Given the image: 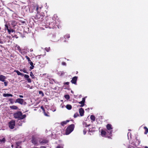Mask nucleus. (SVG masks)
Here are the masks:
<instances>
[{
    "instance_id": "23",
    "label": "nucleus",
    "mask_w": 148,
    "mask_h": 148,
    "mask_svg": "<svg viewBox=\"0 0 148 148\" xmlns=\"http://www.w3.org/2000/svg\"><path fill=\"white\" fill-rule=\"evenodd\" d=\"M17 24V23L16 21L13 20L11 21V25L13 26H14L16 25Z\"/></svg>"
},
{
    "instance_id": "12",
    "label": "nucleus",
    "mask_w": 148,
    "mask_h": 148,
    "mask_svg": "<svg viewBox=\"0 0 148 148\" xmlns=\"http://www.w3.org/2000/svg\"><path fill=\"white\" fill-rule=\"evenodd\" d=\"M79 112L81 116H82L84 115V110L82 108H80L79 109Z\"/></svg>"
},
{
    "instance_id": "18",
    "label": "nucleus",
    "mask_w": 148,
    "mask_h": 148,
    "mask_svg": "<svg viewBox=\"0 0 148 148\" xmlns=\"http://www.w3.org/2000/svg\"><path fill=\"white\" fill-rule=\"evenodd\" d=\"M3 96L4 97H12L13 96V95L11 94H6V93L3 94Z\"/></svg>"
},
{
    "instance_id": "19",
    "label": "nucleus",
    "mask_w": 148,
    "mask_h": 148,
    "mask_svg": "<svg viewBox=\"0 0 148 148\" xmlns=\"http://www.w3.org/2000/svg\"><path fill=\"white\" fill-rule=\"evenodd\" d=\"M90 119L92 121V122H93L95 120V116L93 115H91L90 117Z\"/></svg>"
},
{
    "instance_id": "61",
    "label": "nucleus",
    "mask_w": 148,
    "mask_h": 148,
    "mask_svg": "<svg viewBox=\"0 0 148 148\" xmlns=\"http://www.w3.org/2000/svg\"><path fill=\"white\" fill-rule=\"evenodd\" d=\"M13 147V145H12V147Z\"/></svg>"
},
{
    "instance_id": "6",
    "label": "nucleus",
    "mask_w": 148,
    "mask_h": 148,
    "mask_svg": "<svg viewBox=\"0 0 148 148\" xmlns=\"http://www.w3.org/2000/svg\"><path fill=\"white\" fill-rule=\"evenodd\" d=\"M9 128L11 129H13L15 125V121L14 120L11 121L8 123Z\"/></svg>"
},
{
    "instance_id": "54",
    "label": "nucleus",
    "mask_w": 148,
    "mask_h": 148,
    "mask_svg": "<svg viewBox=\"0 0 148 148\" xmlns=\"http://www.w3.org/2000/svg\"><path fill=\"white\" fill-rule=\"evenodd\" d=\"M90 125V124H89V125H86L85 127H88Z\"/></svg>"
},
{
    "instance_id": "11",
    "label": "nucleus",
    "mask_w": 148,
    "mask_h": 148,
    "mask_svg": "<svg viewBox=\"0 0 148 148\" xmlns=\"http://www.w3.org/2000/svg\"><path fill=\"white\" fill-rule=\"evenodd\" d=\"M32 142L34 145H36L37 144V140L34 137H32Z\"/></svg>"
},
{
    "instance_id": "62",
    "label": "nucleus",
    "mask_w": 148,
    "mask_h": 148,
    "mask_svg": "<svg viewBox=\"0 0 148 148\" xmlns=\"http://www.w3.org/2000/svg\"><path fill=\"white\" fill-rule=\"evenodd\" d=\"M71 92L72 93V92H73L72 90H71Z\"/></svg>"
},
{
    "instance_id": "13",
    "label": "nucleus",
    "mask_w": 148,
    "mask_h": 148,
    "mask_svg": "<svg viewBox=\"0 0 148 148\" xmlns=\"http://www.w3.org/2000/svg\"><path fill=\"white\" fill-rule=\"evenodd\" d=\"M85 100V98H82V100L81 101L79 102V103L81 104V105L80 106V107H83L84 105Z\"/></svg>"
},
{
    "instance_id": "20",
    "label": "nucleus",
    "mask_w": 148,
    "mask_h": 148,
    "mask_svg": "<svg viewBox=\"0 0 148 148\" xmlns=\"http://www.w3.org/2000/svg\"><path fill=\"white\" fill-rule=\"evenodd\" d=\"M95 127H92V128H90L89 129V131L90 132H94L95 130Z\"/></svg>"
},
{
    "instance_id": "22",
    "label": "nucleus",
    "mask_w": 148,
    "mask_h": 148,
    "mask_svg": "<svg viewBox=\"0 0 148 148\" xmlns=\"http://www.w3.org/2000/svg\"><path fill=\"white\" fill-rule=\"evenodd\" d=\"M144 129L145 130L144 134H147L148 133V128L146 126H145L144 127Z\"/></svg>"
},
{
    "instance_id": "34",
    "label": "nucleus",
    "mask_w": 148,
    "mask_h": 148,
    "mask_svg": "<svg viewBox=\"0 0 148 148\" xmlns=\"http://www.w3.org/2000/svg\"><path fill=\"white\" fill-rule=\"evenodd\" d=\"M21 143V142H16V146H18L19 145H20Z\"/></svg>"
},
{
    "instance_id": "41",
    "label": "nucleus",
    "mask_w": 148,
    "mask_h": 148,
    "mask_svg": "<svg viewBox=\"0 0 148 148\" xmlns=\"http://www.w3.org/2000/svg\"><path fill=\"white\" fill-rule=\"evenodd\" d=\"M4 84L5 86H7L8 85V82H4Z\"/></svg>"
},
{
    "instance_id": "59",
    "label": "nucleus",
    "mask_w": 148,
    "mask_h": 148,
    "mask_svg": "<svg viewBox=\"0 0 148 148\" xmlns=\"http://www.w3.org/2000/svg\"><path fill=\"white\" fill-rule=\"evenodd\" d=\"M136 140V141H138V143L139 142V140H137V139Z\"/></svg>"
},
{
    "instance_id": "50",
    "label": "nucleus",
    "mask_w": 148,
    "mask_h": 148,
    "mask_svg": "<svg viewBox=\"0 0 148 148\" xmlns=\"http://www.w3.org/2000/svg\"><path fill=\"white\" fill-rule=\"evenodd\" d=\"M20 22L23 24L25 23V21H20Z\"/></svg>"
},
{
    "instance_id": "52",
    "label": "nucleus",
    "mask_w": 148,
    "mask_h": 148,
    "mask_svg": "<svg viewBox=\"0 0 148 148\" xmlns=\"http://www.w3.org/2000/svg\"><path fill=\"white\" fill-rule=\"evenodd\" d=\"M17 48H18V50H19V51H21V49L20 48V47L19 46H18V47H17Z\"/></svg>"
},
{
    "instance_id": "10",
    "label": "nucleus",
    "mask_w": 148,
    "mask_h": 148,
    "mask_svg": "<svg viewBox=\"0 0 148 148\" xmlns=\"http://www.w3.org/2000/svg\"><path fill=\"white\" fill-rule=\"evenodd\" d=\"M24 101L23 99L21 98L17 99L15 102V103H18L21 104H23Z\"/></svg>"
},
{
    "instance_id": "31",
    "label": "nucleus",
    "mask_w": 148,
    "mask_h": 148,
    "mask_svg": "<svg viewBox=\"0 0 148 148\" xmlns=\"http://www.w3.org/2000/svg\"><path fill=\"white\" fill-rule=\"evenodd\" d=\"M70 35L69 34H67L64 36V38L65 39L66 38H70Z\"/></svg>"
},
{
    "instance_id": "33",
    "label": "nucleus",
    "mask_w": 148,
    "mask_h": 148,
    "mask_svg": "<svg viewBox=\"0 0 148 148\" xmlns=\"http://www.w3.org/2000/svg\"><path fill=\"white\" fill-rule=\"evenodd\" d=\"M39 93L40 94H41L42 95V96H44V94L42 91H39Z\"/></svg>"
},
{
    "instance_id": "36",
    "label": "nucleus",
    "mask_w": 148,
    "mask_h": 148,
    "mask_svg": "<svg viewBox=\"0 0 148 148\" xmlns=\"http://www.w3.org/2000/svg\"><path fill=\"white\" fill-rule=\"evenodd\" d=\"M12 36L13 38H18V37L16 34H14V35H12Z\"/></svg>"
},
{
    "instance_id": "5",
    "label": "nucleus",
    "mask_w": 148,
    "mask_h": 148,
    "mask_svg": "<svg viewBox=\"0 0 148 148\" xmlns=\"http://www.w3.org/2000/svg\"><path fill=\"white\" fill-rule=\"evenodd\" d=\"M43 6L41 5L37 4L34 7V9H35L37 12H40L41 11V9L42 8Z\"/></svg>"
},
{
    "instance_id": "57",
    "label": "nucleus",
    "mask_w": 148,
    "mask_h": 148,
    "mask_svg": "<svg viewBox=\"0 0 148 148\" xmlns=\"http://www.w3.org/2000/svg\"><path fill=\"white\" fill-rule=\"evenodd\" d=\"M46 73H44L42 74V75H46Z\"/></svg>"
},
{
    "instance_id": "44",
    "label": "nucleus",
    "mask_w": 148,
    "mask_h": 148,
    "mask_svg": "<svg viewBox=\"0 0 148 148\" xmlns=\"http://www.w3.org/2000/svg\"><path fill=\"white\" fill-rule=\"evenodd\" d=\"M69 82H64V85H69Z\"/></svg>"
},
{
    "instance_id": "30",
    "label": "nucleus",
    "mask_w": 148,
    "mask_h": 148,
    "mask_svg": "<svg viewBox=\"0 0 148 148\" xmlns=\"http://www.w3.org/2000/svg\"><path fill=\"white\" fill-rule=\"evenodd\" d=\"M20 71H22L24 73H25L27 74L28 73V72L25 69H21Z\"/></svg>"
},
{
    "instance_id": "40",
    "label": "nucleus",
    "mask_w": 148,
    "mask_h": 148,
    "mask_svg": "<svg viewBox=\"0 0 148 148\" xmlns=\"http://www.w3.org/2000/svg\"><path fill=\"white\" fill-rule=\"evenodd\" d=\"M44 115L47 116H49L45 112V111L43 112Z\"/></svg>"
},
{
    "instance_id": "46",
    "label": "nucleus",
    "mask_w": 148,
    "mask_h": 148,
    "mask_svg": "<svg viewBox=\"0 0 148 148\" xmlns=\"http://www.w3.org/2000/svg\"><path fill=\"white\" fill-rule=\"evenodd\" d=\"M112 131H110V132H109V135L110 136H112Z\"/></svg>"
},
{
    "instance_id": "42",
    "label": "nucleus",
    "mask_w": 148,
    "mask_h": 148,
    "mask_svg": "<svg viewBox=\"0 0 148 148\" xmlns=\"http://www.w3.org/2000/svg\"><path fill=\"white\" fill-rule=\"evenodd\" d=\"M40 108L42 110L43 112H44L45 111V110L43 106H41L40 107Z\"/></svg>"
},
{
    "instance_id": "47",
    "label": "nucleus",
    "mask_w": 148,
    "mask_h": 148,
    "mask_svg": "<svg viewBox=\"0 0 148 148\" xmlns=\"http://www.w3.org/2000/svg\"><path fill=\"white\" fill-rule=\"evenodd\" d=\"M62 64L63 65H66V63L65 62H62Z\"/></svg>"
},
{
    "instance_id": "1",
    "label": "nucleus",
    "mask_w": 148,
    "mask_h": 148,
    "mask_svg": "<svg viewBox=\"0 0 148 148\" xmlns=\"http://www.w3.org/2000/svg\"><path fill=\"white\" fill-rule=\"evenodd\" d=\"M13 116L15 119H17L19 120L24 119L26 117V115L25 114L23 115L21 111H17L14 114Z\"/></svg>"
},
{
    "instance_id": "3",
    "label": "nucleus",
    "mask_w": 148,
    "mask_h": 148,
    "mask_svg": "<svg viewBox=\"0 0 148 148\" xmlns=\"http://www.w3.org/2000/svg\"><path fill=\"white\" fill-rule=\"evenodd\" d=\"M34 18L36 20H37V21L42 22L44 19V13L42 12H37Z\"/></svg>"
},
{
    "instance_id": "51",
    "label": "nucleus",
    "mask_w": 148,
    "mask_h": 148,
    "mask_svg": "<svg viewBox=\"0 0 148 148\" xmlns=\"http://www.w3.org/2000/svg\"><path fill=\"white\" fill-rule=\"evenodd\" d=\"M16 148H21V147L19 145L18 146H16Z\"/></svg>"
},
{
    "instance_id": "37",
    "label": "nucleus",
    "mask_w": 148,
    "mask_h": 148,
    "mask_svg": "<svg viewBox=\"0 0 148 148\" xmlns=\"http://www.w3.org/2000/svg\"><path fill=\"white\" fill-rule=\"evenodd\" d=\"M24 77L25 78H27V79H28L29 77V75H27L25 74L24 75Z\"/></svg>"
},
{
    "instance_id": "15",
    "label": "nucleus",
    "mask_w": 148,
    "mask_h": 148,
    "mask_svg": "<svg viewBox=\"0 0 148 148\" xmlns=\"http://www.w3.org/2000/svg\"><path fill=\"white\" fill-rule=\"evenodd\" d=\"M107 129L108 130H111L112 129V125L110 124H108L106 126Z\"/></svg>"
},
{
    "instance_id": "56",
    "label": "nucleus",
    "mask_w": 148,
    "mask_h": 148,
    "mask_svg": "<svg viewBox=\"0 0 148 148\" xmlns=\"http://www.w3.org/2000/svg\"><path fill=\"white\" fill-rule=\"evenodd\" d=\"M132 146H129L128 147V148H132Z\"/></svg>"
},
{
    "instance_id": "27",
    "label": "nucleus",
    "mask_w": 148,
    "mask_h": 148,
    "mask_svg": "<svg viewBox=\"0 0 148 148\" xmlns=\"http://www.w3.org/2000/svg\"><path fill=\"white\" fill-rule=\"evenodd\" d=\"M64 97L66 99H70V96L68 95H64Z\"/></svg>"
},
{
    "instance_id": "25",
    "label": "nucleus",
    "mask_w": 148,
    "mask_h": 148,
    "mask_svg": "<svg viewBox=\"0 0 148 148\" xmlns=\"http://www.w3.org/2000/svg\"><path fill=\"white\" fill-rule=\"evenodd\" d=\"M106 132L104 130H102L101 132V134L102 136H104L106 135Z\"/></svg>"
},
{
    "instance_id": "35",
    "label": "nucleus",
    "mask_w": 148,
    "mask_h": 148,
    "mask_svg": "<svg viewBox=\"0 0 148 148\" xmlns=\"http://www.w3.org/2000/svg\"><path fill=\"white\" fill-rule=\"evenodd\" d=\"M83 133H84V134H85L86 132H87V130L85 128L84 129L83 131Z\"/></svg>"
},
{
    "instance_id": "14",
    "label": "nucleus",
    "mask_w": 148,
    "mask_h": 148,
    "mask_svg": "<svg viewBox=\"0 0 148 148\" xmlns=\"http://www.w3.org/2000/svg\"><path fill=\"white\" fill-rule=\"evenodd\" d=\"M6 79V77L3 75H0V81L2 82H4L5 81V79Z\"/></svg>"
},
{
    "instance_id": "24",
    "label": "nucleus",
    "mask_w": 148,
    "mask_h": 148,
    "mask_svg": "<svg viewBox=\"0 0 148 148\" xmlns=\"http://www.w3.org/2000/svg\"><path fill=\"white\" fill-rule=\"evenodd\" d=\"M66 108L67 109L70 110L72 108V106L71 105L68 104L66 105Z\"/></svg>"
},
{
    "instance_id": "29",
    "label": "nucleus",
    "mask_w": 148,
    "mask_h": 148,
    "mask_svg": "<svg viewBox=\"0 0 148 148\" xmlns=\"http://www.w3.org/2000/svg\"><path fill=\"white\" fill-rule=\"evenodd\" d=\"M45 50L47 52H49L50 50V47H46L45 48Z\"/></svg>"
},
{
    "instance_id": "16",
    "label": "nucleus",
    "mask_w": 148,
    "mask_h": 148,
    "mask_svg": "<svg viewBox=\"0 0 148 148\" xmlns=\"http://www.w3.org/2000/svg\"><path fill=\"white\" fill-rule=\"evenodd\" d=\"M69 120H66V121H63L61 123V124L62 126H64L66 125L67 123L69 122Z\"/></svg>"
},
{
    "instance_id": "9",
    "label": "nucleus",
    "mask_w": 148,
    "mask_h": 148,
    "mask_svg": "<svg viewBox=\"0 0 148 148\" xmlns=\"http://www.w3.org/2000/svg\"><path fill=\"white\" fill-rule=\"evenodd\" d=\"M39 142L40 144H46L48 143V140L46 139H40Z\"/></svg>"
},
{
    "instance_id": "2",
    "label": "nucleus",
    "mask_w": 148,
    "mask_h": 148,
    "mask_svg": "<svg viewBox=\"0 0 148 148\" xmlns=\"http://www.w3.org/2000/svg\"><path fill=\"white\" fill-rule=\"evenodd\" d=\"M46 23L47 24L49 25V26L50 28H54L55 27V26L56 24L52 18L51 17H49L47 18L46 21Z\"/></svg>"
},
{
    "instance_id": "32",
    "label": "nucleus",
    "mask_w": 148,
    "mask_h": 148,
    "mask_svg": "<svg viewBox=\"0 0 148 148\" xmlns=\"http://www.w3.org/2000/svg\"><path fill=\"white\" fill-rule=\"evenodd\" d=\"M25 57L26 59L27 60L28 62L31 61V60L27 56H25Z\"/></svg>"
},
{
    "instance_id": "55",
    "label": "nucleus",
    "mask_w": 148,
    "mask_h": 148,
    "mask_svg": "<svg viewBox=\"0 0 148 148\" xmlns=\"http://www.w3.org/2000/svg\"><path fill=\"white\" fill-rule=\"evenodd\" d=\"M45 146H41L40 148H45Z\"/></svg>"
},
{
    "instance_id": "53",
    "label": "nucleus",
    "mask_w": 148,
    "mask_h": 148,
    "mask_svg": "<svg viewBox=\"0 0 148 148\" xmlns=\"http://www.w3.org/2000/svg\"><path fill=\"white\" fill-rule=\"evenodd\" d=\"M19 97H20V98H23V96L21 95H19Z\"/></svg>"
},
{
    "instance_id": "45",
    "label": "nucleus",
    "mask_w": 148,
    "mask_h": 148,
    "mask_svg": "<svg viewBox=\"0 0 148 148\" xmlns=\"http://www.w3.org/2000/svg\"><path fill=\"white\" fill-rule=\"evenodd\" d=\"M34 65H33V66L32 65V66H31L29 67V68L31 69H34Z\"/></svg>"
},
{
    "instance_id": "17",
    "label": "nucleus",
    "mask_w": 148,
    "mask_h": 148,
    "mask_svg": "<svg viewBox=\"0 0 148 148\" xmlns=\"http://www.w3.org/2000/svg\"><path fill=\"white\" fill-rule=\"evenodd\" d=\"M14 72L16 73L18 75H20L21 76H23L24 75L23 74L20 72L18 70H15L14 71Z\"/></svg>"
},
{
    "instance_id": "39",
    "label": "nucleus",
    "mask_w": 148,
    "mask_h": 148,
    "mask_svg": "<svg viewBox=\"0 0 148 148\" xmlns=\"http://www.w3.org/2000/svg\"><path fill=\"white\" fill-rule=\"evenodd\" d=\"M27 82L29 83H31V82H32V81H31V79L30 78H29L28 79H27Z\"/></svg>"
},
{
    "instance_id": "8",
    "label": "nucleus",
    "mask_w": 148,
    "mask_h": 148,
    "mask_svg": "<svg viewBox=\"0 0 148 148\" xmlns=\"http://www.w3.org/2000/svg\"><path fill=\"white\" fill-rule=\"evenodd\" d=\"M78 77L77 76H75L72 78V80H71V82L74 84L75 85H77V81Z\"/></svg>"
},
{
    "instance_id": "60",
    "label": "nucleus",
    "mask_w": 148,
    "mask_h": 148,
    "mask_svg": "<svg viewBox=\"0 0 148 148\" xmlns=\"http://www.w3.org/2000/svg\"><path fill=\"white\" fill-rule=\"evenodd\" d=\"M12 100V99H10L9 100V101H11Z\"/></svg>"
},
{
    "instance_id": "48",
    "label": "nucleus",
    "mask_w": 148,
    "mask_h": 148,
    "mask_svg": "<svg viewBox=\"0 0 148 148\" xmlns=\"http://www.w3.org/2000/svg\"><path fill=\"white\" fill-rule=\"evenodd\" d=\"M56 148H63V147L61 146L58 145L56 147Z\"/></svg>"
},
{
    "instance_id": "49",
    "label": "nucleus",
    "mask_w": 148,
    "mask_h": 148,
    "mask_svg": "<svg viewBox=\"0 0 148 148\" xmlns=\"http://www.w3.org/2000/svg\"><path fill=\"white\" fill-rule=\"evenodd\" d=\"M0 44H3V42L2 40L0 38Z\"/></svg>"
},
{
    "instance_id": "7",
    "label": "nucleus",
    "mask_w": 148,
    "mask_h": 148,
    "mask_svg": "<svg viewBox=\"0 0 148 148\" xmlns=\"http://www.w3.org/2000/svg\"><path fill=\"white\" fill-rule=\"evenodd\" d=\"M5 29H7L8 30V32L9 34H10L11 32H15V30H14L13 29H11L10 28V29L9 28V27L7 24L5 25Z\"/></svg>"
},
{
    "instance_id": "58",
    "label": "nucleus",
    "mask_w": 148,
    "mask_h": 148,
    "mask_svg": "<svg viewBox=\"0 0 148 148\" xmlns=\"http://www.w3.org/2000/svg\"><path fill=\"white\" fill-rule=\"evenodd\" d=\"M145 148H148V147L147 146H145Z\"/></svg>"
},
{
    "instance_id": "21",
    "label": "nucleus",
    "mask_w": 148,
    "mask_h": 148,
    "mask_svg": "<svg viewBox=\"0 0 148 148\" xmlns=\"http://www.w3.org/2000/svg\"><path fill=\"white\" fill-rule=\"evenodd\" d=\"M10 108L13 110H17L18 109V108L17 106L14 105L10 106Z\"/></svg>"
},
{
    "instance_id": "4",
    "label": "nucleus",
    "mask_w": 148,
    "mask_h": 148,
    "mask_svg": "<svg viewBox=\"0 0 148 148\" xmlns=\"http://www.w3.org/2000/svg\"><path fill=\"white\" fill-rule=\"evenodd\" d=\"M74 127L75 125L74 124H72L69 125L66 130V134H69L73 130Z\"/></svg>"
},
{
    "instance_id": "28",
    "label": "nucleus",
    "mask_w": 148,
    "mask_h": 148,
    "mask_svg": "<svg viewBox=\"0 0 148 148\" xmlns=\"http://www.w3.org/2000/svg\"><path fill=\"white\" fill-rule=\"evenodd\" d=\"M5 141V138H3L2 139H0V142L4 143Z\"/></svg>"
},
{
    "instance_id": "26",
    "label": "nucleus",
    "mask_w": 148,
    "mask_h": 148,
    "mask_svg": "<svg viewBox=\"0 0 148 148\" xmlns=\"http://www.w3.org/2000/svg\"><path fill=\"white\" fill-rule=\"evenodd\" d=\"M30 75L32 79H34L35 78L34 75L32 71L30 72Z\"/></svg>"
},
{
    "instance_id": "43",
    "label": "nucleus",
    "mask_w": 148,
    "mask_h": 148,
    "mask_svg": "<svg viewBox=\"0 0 148 148\" xmlns=\"http://www.w3.org/2000/svg\"><path fill=\"white\" fill-rule=\"evenodd\" d=\"M30 65L31 66L33 65V63L31 61L28 62Z\"/></svg>"
},
{
    "instance_id": "38",
    "label": "nucleus",
    "mask_w": 148,
    "mask_h": 148,
    "mask_svg": "<svg viewBox=\"0 0 148 148\" xmlns=\"http://www.w3.org/2000/svg\"><path fill=\"white\" fill-rule=\"evenodd\" d=\"M79 116V114L78 113L75 114L74 115V118H76V117Z\"/></svg>"
}]
</instances>
